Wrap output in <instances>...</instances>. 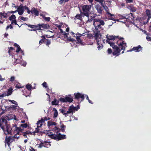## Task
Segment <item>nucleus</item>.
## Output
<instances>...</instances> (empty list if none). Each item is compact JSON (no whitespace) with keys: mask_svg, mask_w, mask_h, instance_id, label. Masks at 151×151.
<instances>
[{"mask_svg":"<svg viewBox=\"0 0 151 151\" xmlns=\"http://www.w3.org/2000/svg\"><path fill=\"white\" fill-rule=\"evenodd\" d=\"M106 42L109 43L114 50L113 54L118 56L120 54L121 50H123L122 53H123L127 47L126 43L123 40V37H119L118 36L107 35Z\"/></svg>","mask_w":151,"mask_h":151,"instance_id":"nucleus-1","label":"nucleus"},{"mask_svg":"<svg viewBox=\"0 0 151 151\" xmlns=\"http://www.w3.org/2000/svg\"><path fill=\"white\" fill-rule=\"evenodd\" d=\"M105 23L103 20L100 19H94L93 25L95 29L94 30L95 33L94 37L97 42L98 50H100L103 47L102 44L103 42L104 43L105 40H102L101 39V35L100 33V31L103 29L102 26H104Z\"/></svg>","mask_w":151,"mask_h":151,"instance_id":"nucleus-2","label":"nucleus"},{"mask_svg":"<svg viewBox=\"0 0 151 151\" xmlns=\"http://www.w3.org/2000/svg\"><path fill=\"white\" fill-rule=\"evenodd\" d=\"M7 118L6 116L2 117L1 119H0V126L3 129L4 133L6 135L11 134L12 130L14 129L15 135L12 137L13 138V139L14 141H15V138L18 139L19 137V136H17V134H19L20 132H22V130L21 129L18 128L16 126L13 127L12 129L11 128L10 126L7 123Z\"/></svg>","mask_w":151,"mask_h":151,"instance_id":"nucleus-3","label":"nucleus"},{"mask_svg":"<svg viewBox=\"0 0 151 151\" xmlns=\"http://www.w3.org/2000/svg\"><path fill=\"white\" fill-rule=\"evenodd\" d=\"M60 130L56 126L53 129V130L57 133V134H53L51 132L47 133L46 135L52 139L55 140H60L66 138L65 135H61L60 133H58V132Z\"/></svg>","mask_w":151,"mask_h":151,"instance_id":"nucleus-4","label":"nucleus"},{"mask_svg":"<svg viewBox=\"0 0 151 151\" xmlns=\"http://www.w3.org/2000/svg\"><path fill=\"white\" fill-rule=\"evenodd\" d=\"M119 16L120 17V18L118 19L115 20V21L120 22L123 23H125L126 22H131L132 21L131 20L134 18V17L132 16V14L131 13L129 14V16L128 17H128L126 18L122 16L119 15Z\"/></svg>","mask_w":151,"mask_h":151,"instance_id":"nucleus-5","label":"nucleus"},{"mask_svg":"<svg viewBox=\"0 0 151 151\" xmlns=\"http://www.w3.org/2000/svg\"><path fill=\"white\" fill-rule=\"evenodd\" d=\"M91 8V5H84L82 7V14L84 16H88L89 14H91L90 12Z\"/></svg>","mask_w":151,"mask_h":151,"instance_id":"nucleus-6","label":"nucleus"},{"mask_svg":"<svg viewBox=\"0 0 151 151\" xmlns=\"http://www.w3.org/2000/svg\"><path fill=\"white\" fill-rule=\"evenodd\" d=\"M27 10L28 14L30 13V10L29 8L26 6H24L23 5H20L17 9V12L18 14L20 15H22L24 11V10Z\"/></svg>","mask_w":151,"mask_h":151,"instance_id":"nucleus-7","label":"nucleus"},{"mask_svg":"<svg viewBox=\"0 0 151 151\" xmlns=\"http://www.w3.org/2000/svg\"><path fill=\"white\" fill-rule=\"evenodd\" d=\"M88 32H86L82 34H80L79 33H77L76 34V35H74V37H76V39L77 40L78 43H82V40L80 37L83 36H85L86 37H88Z\"/></svg>","mask_w":151,"mask_h":151,"instance_id":"nucleus-8","label":"nucleus"},{"mask_svg":"<svg viewBox=\"0 0 151 151\" xmlns=\"http://www.w3.org/2000/svg\"><path fill=\"white\" fill-rule=\"evenodd\" d=\"M80 107L79 106L75 107L73 105L70 106L69 107L68 110L67 111V113L68 114L69 116L70 114H73V113L75 112L76 111L79 109Z\"/></svg>","mask_w":151,"mask_h":151,"instance_id":"nucleus-9","label":"nucleus"},{"mask_svg":"<svg viewBox=\"0 0 151 151\" xmlns=\"http://www.w3.org/2000/svg\"><path fill=\"white\" fill-rule=\"evenodd\" d=\"M44 122V121L42 120V119L39 120L37 122V127L35 129V132H40V129L42 126V123Z\"/></svg>","mask_w":151,"mask_h":151,"instance_id":"nucleus-10","label":"nucleus"},{"mask_svg":"<svg viewBox=\"0 0 151 151\" xmlns=\"http://www.w3.org/2000/svg\"><path fill=\"white\" fill-rule=\"evenodd\" d=\"M59 100L62 102H71L73 101V99L69 97H66L65 98H61L59 99Z\"/></svg>","mask_w":151,"mask_h":151,"instance_id":"nucleus-11","label":"nucleus"},{"mask_svg":"<svg viewBox=\"0 0 151 151\" xmlns=\"http://www.w3.org/2000/svg\"><path fill=\"white\" fill-rule=\"evenodd\" d=\"M13 141H14L13 138H12V137H9L8 138L6 137L5 142V146L6 147L7 145L9 147L10 144Z\"/></svg>","mask_w":151,"mask_h":151,"instance_id":"nucleus-12","label":"nucleus"},{"mask_svg":"<svg viewBox=\"0 0 151 151\" xmlns=\"http://www.w3.org/2000/svg\"><path fill=\"white\" fill-rule=\"evenodd\" d=\"M74 95L76 99H78L80 98H81L82 101L84 99V96L83 94H82L79 93H75Z\"/></svg>","mask_w":151,"mask_h":151,"instance_id":"nucleus-13","label":"nucleus"},{"mask_svg":"<svg viewBox=\"0 0 151 151\" xmlns=\"http://www.w3.org/2000/svg\"><path fill=\"white\" fill-rule=\"evenodd\" d=\"M88 19L87 22H90L93 20V22H94V19H95V17L94 16H92L91 14H89L88 16H86ZM96 19H99L98 18H96ZM94 22L93 23V24Z\"/></svg>","mask_w":151,"mask_h":151,"instance_id":"nucleus-14","label":"nucleus"},{"mask_svg":"<svg viewBox=\"0 0 151 151\" xmlns=\"http://www.w3.org/2000/svg\"><path fill=\"white\" fill-rule=\"evenodd\" d=\"M37 25H39V26L36 29V30H39L41 29L42 28H43L44 29H47L48 27V26L47 24H38ZM35 29H33V30H35Z\"/></svg>","mask_w":151,"mask_h":151,"instance_id":"nucleus-15","label":"nucleus"},{"mask_svg":"<svg viewBox=\"0 0 151 151\" xmlns=\"http://www.w3.org/2000/svg\"><path fill=\"white\" fill-rule=\"evenodd\" d=\"M26 86L27 89L28 90V94L26 95V94L24 93H23V95H25L26 97H27V96H29L30 94L31 91V86L30 84H28L26 85Z\"/></svg>","mask_w":151,"mask_h":151,"instance_id":"nucleus-16","label":"nucleus"},{"mask_svg":"<svg viewBox=\"0 0 151 151\" xmlns=\"http://www.w3.org/2000/svg\"><path fill=\"white\" fill-rule=\"evenodd\" d=\"M142 47L140 45L134 47L133 48V50L136 52H139L142 51Z\"/></svg>","mask_w":151,"mask_h":151,"instance_id":"nucleus-17","label":"nucleus"},{"mask_svg":"<svg viewBox=\"0 0 151 151\" xmlns=\"http://www.w3.org/2000/svg\"><path fill=\"white\" fill-rule=\"evenodd\" d=\"M62 34L64 36V37H67V39L68 40H69L72 42H73L74 41H75L74 39L71 38L70 37H68L67 36L68 34L65 33V32H62Z\"/></svg>","mask_w":151,"mask_h":151,"instance_id":"nucleus-18","label":"nucleus"},{"mask_svg":"<svg viewBox=\"0 0 151 151\" xmlns=\"http://www.w3.org/2000/svg\"><path fill=\"white\" fill-rule=\"evenodd\" d=\"M30 13L37 16H38L39 15V12L35 8H32L31 10L30 11Z\"/></svg>","mask_w":151,"mask_h":151,"instance_id":"nucleus-19","label":"nucleus"},{"mask_svg":"<svg viewBox=\"0 0 151 151\" xmlns=\"http://www.w3.org/2000/svg\"><path fill=\"white\" fill-rule=\"evenodd\" d=\"M103 7L104 8V10L107 12L106 14V16H108V17H109L110 16V17H111L112 16H114V14H112L109 12V9L105 5Z\"/></svg>","mask_w":151,"mask_h":151,"instance_id":"nucleus-20","label":"nucleus"},{"mask_svg":"<svg viewBox=\"0 0 151 151\" xmlns=\"http://www.w3.org/2000/svg\"><path fill=\"white\" fill-rule=\"evenodd\" d=\"M14 45L17 47V50L16 51V52H18L19 51H20L22 54V55H24V54L23 51L21 50L19 46L17 43L14 44Z\"/></svg>","mask_w":151,"mask_h":151,"instance_id":"nucleus-21","label":"nucleus"},{"mask_svg":"<svg viewBox=\"0 0 151 151\" xmlns=\"http://www.w3.org/2000/svg\"><path fill=\"white\" fill-rule=\"evenodd\" d=\"M95 7L99 13L100 14L102 13V10L101 8L98 4H96L95 6Z\"/></svg>","mask_w":151,"mask_h":151,"instance_id":"nucleus-22","label":"nucleus"},{"mask_svg":"<svg viewBox=\"0 0 151 151\" xmlns=\"http://www.w3.org/2000/svg\"><path fill=\"white\" fill-rule=\"evenodd\" d=\"M60 111L65 115V116L67 117L69 116L68 114L67 113V111L66 112L65 109H60Z\"/></svg>","mask_w":151,"mask_h":151,"instance_id":"nucleus-23","label":"nucleus"},{"mask_svg":"<svg viewBox=\"0 0 151 151\" xmlns=\"http://www.w3.org/2000/svg\"><path fill=\"white\" fill-rule=\"evenodd\" d=\"M47 125L48 127H50L53 125L56 126V123L55 122H53L51 121H50L47 122Z\"/></svg>","mask_w":151,"mask_h":151,"instance_id":"nucleus-24","label":"nucleus"},{"mask_svg":"<svg viewBox=\"0 0 151 151\" xmlns=\"http://www.w3.org/2000/svg\"><path fill=\"white\" fill-rule=\"evenodd\" d=\"M146 14L148 18L147 22L148 21V20L150 19L151 17V13L150 11L148 9H147L146 11Z\"/></svg>","mask_w":151,"mask_h":151,"instance_id":"nucleus-25","label":"nucleus"},{"mask_svg":"<svg viewBox=\"0 0 151 151\" xmlns=\"http://www.w3.org/2000/svg\"><path fill=\"white\" fill-rule=\"evenodd\" d=\"M40 15L47 22H49L50 21V17H45V14H41Z\"/></svg>","mask_w":151,"mask_h":151,"instance_id":"nucleus-26","label":"nucleus"},{"mask_svg":"<svg viewBox=\"0 0 151 151\" xmlns=\"http://www.w3.org/2000/svg\"><path fill=\"white\" fill-rule=\"evenodd\" d=\"M53 111L54 112L53 118H56L58 116V112L56 110V109L55 108H54L53 109Z\"/></svg>","mask_w":151,"mask_h":151,"instance_id":"nucleus-27","label":"nucleus"},{"mask_svg":"<svg viewBox=\"0 0 151 151\" xmlns=\"http://www.w3.org/2000/svg\"><path fill=\"white\" fill-rule=\"evenodd\" d=\"M25 24L27 25L29 27H30L32 28H36V29H37V28L38 26H39V25H37V24L35 25H31V24Z\"/></svg>","mask_w":151,"mask_h":151,"instance_id":"nucleus-28","label":"nucleus"},{"mask_svg":"<svg viewBox=\"0 0 151 151\" xmlns=\"http://www.w3.org/2000/svg\"><path fill=\"white\" fill-rule=\"evenodd\" d=\"M82 18V16L80 14H77L75 16L74 19L76 20V19H78L81 21Z\"/></svg>","mask_w":151,"mask_h":151,"instance_id":"nucleus-29","label":"nucleus"},{"mask_svg":"<svg viewBox=\"0 0 151 151\" xmlns=\"http://www.w3.org/2000/svg\"><path fill=\"white\" fill-rule=\"evenodd\" d=\"M14 119L16 120H17L18 119H17L16 117V116L15 115L13 114H11L10 115V117H9L8 119Z\"/></svg>","mask_w":151,"mask_h":151,"instance_id":"nucleus-30","label":"nucleus"},{"mask_svg":"<svg viewBox=\"0 0 151 151\" xmlns=\"http://www.w3.org/2000/svg\"><path fill=\"white\" fill-rule=\"evenodd\" d=\"M35 132H35V131L32 132H30V131H27L25 132L24 133V134H23V136L25 137L26 136V135L27 134H34Z\"/></svg>","mask_w":151,"mask_h":151,"instance_id":"nucleus-31","label":"nucleus"},{"mask_svg":"<svg viewBox=\"0 0 151 151\" xmlns=\"http://www.w3.org/2000/svg\"><path fill=\"white\" fill-rule=\"evenodd\" d=\"M12 88H9L7 91H6V92L7 96L11 95L12 93Z\"/></svg>","mask_w":151,"mask_h":151,"instance_id":"nucleus-32","label":"nucleus"},{"mask_svg":"<svg viewBox=\"0 0 151 151\" xmlns=\"http://www.w3.org/2000/svg\"><path fill=\"white\" fill-rule=\"evenodd\" d=\"M42 85L43 87H45V88H47V91H48L50 90L49 88H48V87L47 86V83L46 82H44L43 83H42Z\"/></svg>","mask_w":151,"mask_h":151,"instance_id":"nucleus-33","label":"nucleus"},{"mask_svg":"<svg viewBox=\"0 0 151 151\" xmlns=\"http://www.w3.org/2000/svg\"><path fill=\"white\" fill-rule=\"evenodd\" d=\"M7 14L4 13H1L0 12V17L4 18L6 17Z\"/></svg>","mask_w":151,"mask_h":151,"instance_id":"nucleus-34","label":"nucleus"},{"mask_svg":"<svg viewBox=\"0 0 151 151\" xmlns=\"http://www.w3.org/2000/svg\"><path fill=\"white\" fill-rule=\"evenodd\" d=\"M58 101L56 99H55L52 102V104L53 105H58Z\"/></svg>","mask_w":151,"mask_h":151,"instance_id":"nucleus-35","label":"nucleus"},{"mask_svg":"<svg viewBox=\"0 0 151 151\" xmlns=\"http://www.w3.org/2000/svg\"><path fill=\"white\" fill-rule=\"evenodd\" d=\"M10 107L13 110L16 109H18L19 108V107L18 106V105H12L10 106Z\"/></svg>","mask_w":151,"mask_h":151,"instance_id":"nucleus-36","label":"nucleus"},{"mask_svg":"<svg viewBox=\"0 0 151 151\" xmlns=\"http://www.w3.org/2000/svg\"><path fill=\"white\" fill-rule=\"evenodd\" d=\"M16 18V17L15 15L14 14H12L9 17V20L12 21L14 20H15Z\"/></svg>","mask_w":151,"mask_h":151,"instance_id":"nucleus-37","label":"nucleus"},{"mask_svg":"<svg viewBox=\"0 0 151 151\" xmlns=\"http://www.w3.org/2000/svg\"><path fill=\"white\" fill-rule=\"evenodd\" d=\"M8 101L9 102H11L12 104H14L15 105H18L17 102L14 100H9Z\"/></svg>","mask_w":151,"mask_h":151,"instance_id":"nucleus-38","label":"nucleus"},{"mask_svg":"<svg viewBox=\"0 0 151 151\" xmlns=\"http://www.w3.org/2000/svg\"><path fill=\"white\" fill-rule=\"evenodd\" d=\"M20 63H21L22 65L24 67L25 66L27 65V63L24 61H21Z\"/></svg>","mask_w":151,"mask_h":151,"instance_id":"nucleus-39","label":"nucleus"},{"mask_svg":"<svg viewBox=\"0 0 151 151\" xmlns=\"http://www.w3.org/2000/svg\"><path fill=\"white\" fill-rule=\"evenodd\" d=\"M98 2L101 4L102 7L105 6L104 5L105 2L104 0H100Z\"/></svg>","mask_w":151,"mask_h":151,"instance_id":"nucleus-40","label":"nucleus"},{"mask_svg":"<svg viewBox=\"0 0 151 151\" xmlns=\"http://www.w3.org/2000/svg\"><path fill=\"white\" fill-rule=\"evenodd\" d=\"M69 1V0H60L59 1V3L60 4H62L63 2H66Z\"/></svg>","mask_w":151,"mask_h":151,"instance_id":"nucleus-41","label":"nucleus"},{"mask_svg":"<svg viewBox=\"0 0 151 151\" xmlns=\"http://www.w3.org/2000/svg\"><path fill=\"white\" fill-rule=\"evenodd\" d=\"M6 96H7V95L6 92H4L2 94L0 95V97H3Z\"/></svg>","mask_w":151,"mask_h":151,"instance_id":"nucleus-42","label":"nucleus"},{"mask_svg":"<svg viewBox=\"0 0 151 151\" xmlns=\"http://www.w3.org/2000/svg\"><path fill=\"white\" fill-rule=\"evenodd\" d=\"M15 78L14 76H12L10 79V81L13 82L15 80Z\"/></svg>","mask_w":151,"mask_h":151,"instance_id":"nucleus-43","label":"nucleus"},{"mask_svg":"<svg viewBox=\"0 0 151 151\" xmlns=\"http://www.w3.org/2000/svg\"><path fill=\"white\" fill-rule=\"evenodd\" d=\"M60 127L61 128V130L63 132L65 128V126L63 124L61 125Z\"/></svg>","mask_w":151,"mask_h":151,"instance_id":"nucleus-44","label":"nucleus"},{"mask_svg":"<svg viewBox=\"0 0 151 151\" xmlns=\"http://www.w3.org/2000/svg\"><path fill=\"white\" fill-rule=\"evenodd\" d=\"M129 7L130 8V10H131V11L133 12H134L136 11V9L134 7Z\"/></svg>","mask_w":151,"mask_h":151,"instance_id":"nucleus-45","label":"nucleus"},{"mask_svg":"<svg viewBox=\"0 0 151 151\" xmlns=\"http://www.w3.org/2000/svg\"><path fill=\"white\" fill-rule=\"evenodd\" d=\"M20 19L24 21H27L28 18L27 17H21L20 18Z\"/></svg>","mask_w":151,"mask_h":151,"instance_id":"nucleus-46","label":"nucleus"},{"mask_svg":"<svg viewBox=\"0 0 151 151\" xmlns=\"http://www.w3.org/2000/svg\"><path fill=\"white\" fill-rule=\"evenodd\" d=\"M21 126L22 127L26 128L27 127V123L22 124H21Z\"/></svg>","mask_w":151,"mask_h":151,"instance_id":"nucleus-47","label":"nucleus"},{"mask_svg":"<svg viewBox=\"0 0 151 151\" xmlns=\"http://www.w3.org/2000/svg\"><path fill=\"white\" fill-rule=\"evenodd\" d=\"M47 144L46 145H43V146L45 147H50L51 145L50 144L49 142H47Z\"/></svg>","mask_w":151,"mask_h":151,"instance_id":"nucleus-48","label":"nucleus"},{"mask_svg":"<svg viewBox=\"0 0 151 151\" xmlns=\"http://www.w3.org/2000/svg\"><path fill=\"white\" fill-rule=\"evenodd\" d=\"M50 119L49 118H47L46 117H45L43 119H42V120L44 121V122L45 121H47Z\"/></svg>","mask_w":151,"mask_h":151,"instance_id":"nucleus-49","label":"nucleus"},{"mask_svg":"<svg viewBox=\"0 0 151 151\" xmlns=\"http://www.w3.org/2000/svg\"><path fill=\"white\" fill-rule=\"evenodd\" d=\"M113 16H112L111 17H110V16L109 17H109L110 19L114 20V22H113V23H114L115 22V19L112 17Z\"/></svg>","mask_w":151,"mask_h":151,"instance_id":"nucleus-50","label":"nucleus"},{"mask_svg":"<svg viewBox=\"0 0 151 151\" xmlns=\"http://www.w3.org/2000/svg\"><path fill=\"white\" fill-rule=\"evenodd\" d=\"M12 24H17V22L16 20H14L12 21Z\"/></svg>","mask_w":151,"mask_h":151,"instance_id":"nucleus-51","label":"nucleus"},{"mask_svg":"<svg viewBox=\"0 0 151 151\" xmlns=\"http://www.w3.org/2000/svg\"><path fill=\"white\" fill-rule=\"evenodd\" d=\"M126 3H132L133 1V0H125Z\"/></svg>","mask_w":151,"mask_h":151,"instance_id":"nucleus-52","label":"nucleus"},{"mask_svg":"<svg viewBox=\"0 0 151 151\" xmlns=\"http://www.w3.org/2000/svg\"><path fill=\"white\" fill-rule=\"evenodd\" d=\"M10 28L11 29H12L13 28V27L11 25H10L9 26H8L6 28V29L7 30L9 29V28Z\"/></svg>","mask_w":151,"mask_h":151,"instance_id":"nucleus-53","label":"nucleus"},{"mask_svg":"<svg viewBox=\"0 0 151 151\" xmlns=\"http://www.w3.org/2000/svg\"><path fill=\"white\" fill-rule=\"evenodd\" d=\"M5 79V78H2L1 75H0V81H3Z\"/></svg>","mask_w":151,"mask_h":151,"instance_id":"nucleus-54","label":"nucleus"},{"mask_svg":"<svg viewBox=\"0 0 151 151\" xmlns=\"http://www.w3.org/2000/svg\"><path fill=\"white\" fill-rule=\"evenodd\" d=\"M147 40L148 41H151V37L149 36H147L146 37Z\"/></svg>","mask_w":151,"mask_h":151,"instance_id":"nucleus-55","label":"nucleus"},{"mask_svg":"<svg viewBox=\"0 0 151 151\" xmlns=\"http://www.w3.org/2000/svg\"><path fill=\"white\" fill-rule=\"evenodd\" d=\"M108 52L109 54H110L111 53L112 50L111 49L109 48L108 49Z\"/></svg>","mask_w":151,"mask_h":151,"instance_id":"nucleus-56","label":"nucleus"},{"mask_svg":"<svg viewBox=\"0 0 151 151\" xmlns=\"http://www.w3.org/2000/svg\"><path fill=\"white\" fill-rule=\"evenodd\" d=\"M13 49V48L12 47H10L9 48V50L8 51V52L9 53V54L10 55V52H11V50H12Z\"/></svg>","mask_w":151,"mask_h":151,"instance_id":"nucleus-57","label":"nucleus"},{"mask_svg":"<svg viewBox=\"0 0 151 151\" xmlns=\"http://www.w3.org/2000/svg\"><path fill=\"white\" fill-rule=\"evenodd\" d=\"M29 150L30 151H37L35 150L33 148L31 147H30Z\"/></svg>","mask_w":151,"mask_h":151,"instance_id":"nucleus-58","label":"nucleus"},{"mask_svg":"<svg viewBox=\"0 0 151 151\" xmlns=\"http://www.w3.org/2000/svg\"><path fill=\"white\" fill-rule=\"evenodd\" d=\"M16 62L17 63H20L21 61H20L19 59H16Z\"/></svg>","mask_w":151,"mask_h":151,"instance_id":"nucleus-59","label":"nucleus"},{"mask_svg":"<svg viewBox=\"0 0 151 151\" xmlns=\"http://www.w3.org/2000/svg\"><path fill=\"white\" fill-rule=\"evenodd\" d=\"M43 144L42 143H40L38 146L39 148H41L43 147Z\"/></svg>","mask_w":151,"mask_h":151,"instance_id":"nucleus-60","label":"nucleus"},{"mask_svg":"<svg viewBox=\"0 0 151 151\" xmlns=\"http://www.w3.org/2000/svg\"><path fill=\"white\" fill-rule=\"evenodd\" d=\"M50 40H47L46 42V45H48L50 44Z\"/></svg>","mask_w":151,"mask_h":151,"instance_id":"nucleus-61","label":"nucleus"},{"mask_svg":"<svg viewBox=\"0 0 151 151\" xmlns=\"http://www.w3.org/2000/svg\"><path fill=\"white\" fill-rule=\"evenodd\" d=\"M44 40L43 39H41L39 41V44H41L43 42Z\"/></svg>","mask_w":151,"mask_h":151,"instance_id":"nucleus-62","label":"nucleus"},{"mask_svg":"<svg viewBox=\"0 0 151 151\" xmlns=\"http://www.w3.org/2000/svg\"><path fill=\"white\" fill-rule=\"evenodd\" d=\"M19 147L21 150H22V151H24V148H23V149H22V147L21 146H19Z\"/></svg>","mask_w":151,"mask_h":151,"instance_id":"nucleus-63","label":"nucleus"},{"mask_svg":"<svg viewBox=\"0 0 151 151\" xmlns=\"http://www.w3.org/2000/svg\"><path fill=\"white\" fill-rule=\"evenodd\" d=\"M88 1H89V2L92 5V2L93 1V0H87Z\"/></svg>","mask_w":151,"mask_h":151,"instance_id":"nucleus-64","label":"nucleus"}]
</instances>
